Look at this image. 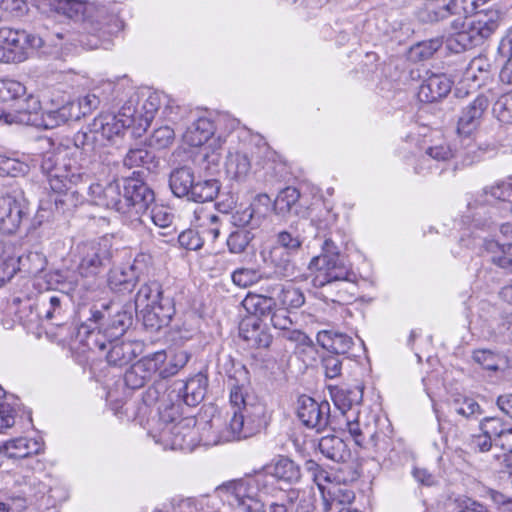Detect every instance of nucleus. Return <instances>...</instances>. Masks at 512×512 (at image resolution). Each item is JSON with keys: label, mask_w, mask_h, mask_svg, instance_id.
<instances>
[{"label": "nucleus", "mask_w": 512, "mask_h": 512, "mask_svg": "<svg viewBox=\"0 0 512 512\" xmlns=\"http://www.w3.org/2000/svg\"><path fill=\"white\" fill-rule=\"evenodd\" d=\"M193 417H182L179 404H163L159 407V418L149 431L155 443L164 449L192 451L197 445L215 446L223 442L238 440L230 435L232 426L225 425L220 415H214L209 421L195 430Z\"/></svg>", "instance_id": "obj_1"}, {"label": "nucleus", "mask_w": 512, "mask_h": 512, "mask_svg": "<svg viewBox=\"0 0 512 512\" xmlns=\"http://www.w3.org/2000/svg\"><path fill=\"white\" fill-rule=\"evenodd\" d=\"M337 222V215L332 210L324 208L312 218L311 223L318 231L317 237L323 233L321 253L314 256L309 263V270L314 274L312 284L316 288L325 289V298L332 302H347L354 293L349 288H354L355 273L345 262L339 253L335 242L327 237L326 231L330 230Z\"/></svg>", "instance_id": "obj_2"}, {"label": "nucleus", "mask_w": 512, "mask_h": 512, "mask_svg": "<svg viewBox=\"0 0 512 512\" xmlns=\"http://www.w3.org/2000/svg\"><path fill=\"white\" fill-rule=\"evenodd\" d=\"M40 169L46 175L51 190L57 194L54 199L57 209L65 212L83 203L84 196L78 185L89 179L85 163L77 164L68 157L66 149L58 148L41 154Z\"/></svg>", "instance_id": "obj_3"}, {"label": "nucleus", "mask_w": 512, "mask_h": 512, "mask_svg": "<svg viewBox=\"0 0 512 512\" xmlns=\"http://www.w3.org/2000/svg\"><path fill=\"white\" fill-rule=\"evenodd\" d=\"M79 258L77 274L69 270H56L50 280L61 285L67 292L89 290L95 278L110 264L112 252L107 242H85L76 247Z\"/></svg>", "instance_id": "obj_4"}, {"label": "nucleus", "mask_w": 512, "mask_h": 512, "mask_svg": "<svg viewBox=\"0 0 512 512\" xmlns=\"http://www.w3.org/2000/svg\"><path fill=\"white\" fill-rule=\"evenodd\" d=\"M499 27V14L476 12L475 16L467 21L461 19L452 23L453 32L446 39L447 48L460 53L479 46L488 39Z\"/></svg>", "instance_id": "obj_5"}, {"label": "nucleus", "mask_w": 512, "mask_h": 512, "mask_svg": "<svg viewBox=\"0 0 512 512\" xmlns=\"http://www.w3.org/2000/svg\"><path fill=\"white\" fill-rule=\"evenodd\" d=\"M135 309L146 327L158 330L171 321L175 307L170 295H166L157 281L143 284L135 297Z\"/></svg>", "instance_id": "obj_6"}, {"label": "nucleus", "mask_w": 512, "mask_h": 512, "mask_svg": "<svg viewBox=\"0 0 512 512\" xmlns=\"http://www.w3.org/2000/svg\"><path fill=\"white\" fill-rule=\"evenodd\" d=\"M232 416L230 426L238 440L248 438L259 432L264 424L265 407L244 392L241 386H233L230 390Z\"/></svg>", "instance_id": "obj_7"}, {"label": "nucleus", "mask_w": 512, "mask_h": 512, "mask_svg": "<svg viewBox=\"0 0 512 512\" xmlns=\"http://www.w3.org/2000/svg\"><path fill=\"white\" fill-rule=\"evenodd\" d=\"M265 474L256 471L252 476L234 480L217 488L221 498L233 509L252 512L258 502V493L267 492Z\"/></svg>", "instance_id": "obj_8"}, {"label": "nucleus", "mask_w": 512, "mask_h": 512, "mask_svg": "<svg viewBox=\"0 0 512 512\" xmlns=\"http://www.w3.org/2000/svg\"><path fill=\"white\" fill-rule=\"evenodd\" d=\"M44 46V39L25 30L0 28V63H20L32 50Z\"/></svg>", "instance_id": "obj_9"}, {"label": "nucleus", "mask_w": 512, "mask_h": 512, "mask_svg": "<svg viewBox=\"0 0 512 512\" xmlns=\"http://www.w3.org/2000/svg\"><path fill=\"white\" fill-rule=\"evenodd\" d=\"M45 257L39 252L18 255L12 243L0 242V287L9 281L17 271L24 268L28 273L36 274L44 269Z\"/></svg>", "instance_id": "obj_10"}, {"label": "nucleus", "mask_w": 512, "mask_h": 512, "mask_svg": "<svg viewBox=\"0 0 512 512\" xmlns=\"http://www.w3.org/2000/svg\"><path fill=\"white\" fill-rule=\"evenodd\" d=\"M29 215V202L21 189H12L0 196V233L17 232Z\"/></svg>", "instance_id": "obj_11"}, {"label": "nucleus", "mask_w": 512, "mask_h": 512, "mask_svg": "<svg viewBox=\"0 0 512 512\" xmlns=\"http://www.w3.org/2000/svg\"><path fill=\"white\" fill-rule=\"evenodd\" d=\"M123 197L127 209L123 215L133 219L146 214L155 203L153 190L143 181L127 178L123 181Z\"/></svg>", "instance_id": "obj_12"}, {"label": "nucleus", "mask_w": 512, "mask_h": 512, "mask_svg": "<svg viewBox=\"0 0 512 512\" xmlns=\"http://www.w3.org/2000/svg\"><path fill=\"white\" fill-rule=\"evenodd\" d=\"M270 203L271 200L267 194L257 195L249 205L236 207L231 214V223L237 228L250 231L258 229L265 219Z\"/></svg>", "instance_id": "obj_13"}, {"label": "nucleus", "mask_w": 512, "mask_h": 512, "mask_svg": "<svg viewBox=\"0 0 512 512\" xmlns=\"http://www.w3.org/2000/svg\"><path fill=\"white\" fill-rule=\"evenodd\" d=\"M225 126V129L233 130L238 126L235 119H229L227 116H219L215 124L208 117H199L183 134L184 141L190 146L198 147L207 143L215 134V131Z\"/></svg>", "instance_id": "obj_14"}, {"label": "nucleus", "mask_w": 512, "mask_h": 512, "mask_svg": "<svg viewBox=\"0 0 512 512\" xmlns=\"http://www.w3.org/2000/svg\"><path fill=\"white\" fill-rule=\"evenodd\" d=\"M297 416L306 427L319 432L329 424L330 405L326 401L319 403L302 395L297 401Z\"/></svg>", "instance_id": "obj_15"}, {"label": "nucleus", "mask_w": 512, "mask_h": 512, "mask_svg": "<svg viewBox=\"0 0 512 512\" xmlns=\"http://www.w3.org/2000/svg\"><path fill=\"white\" fill-rule=\"evenodd\" d=\"M207 386V377L202 373H198L186 382L176 381L168 393V397L171 400L173 397L176 398V402L172 404H179L181 406L180 401H183L187 406H196L204 399Z\"/></svg>", "instance_id": "obj_16"}, {"label": "nucleus", "mask_w": 512, "mask_h": 512, "mask_svg": "<svg viewBox=\"0 0 512 512\" xmlns=\"http://www.w3.org/2000/svg\"><path fill=\"white\" fill-rule=\"evenodd\" d=\"M88 194L97 206L115 210L122 215L127 209L123 197V185L119 181H111L105 186L92 183L88 188Z\"/></svg>", "instance_id": "obj_17"}, {"label": "nucleus", "mask_w": 512, "mask_h": 512, "mask_svg": "<svg viewBox=\"0 0 512 512\" xmlns=\"http://www.w3.org/2000/svg\"><path fill=\"white\" fill-rule=\"evenodd\" d=\"M37 8L48 17L62 16L72 20H85L92 5L78 0H38Z\"/></svg>", "instance_id": "obj_18"}, {"label": "nucleus", "mask_w": 512, "mask_h": 512, "mask_svg": "<svg viewBox=\"0 0 512 512\" xmlns=\"http://www.w3.org/2000/svg\"><path fill=\"white\" fill-rule=\"evenodd\" d=\"M164 359L163 353H152L141 358L126 371L125 384L131 389L142 388L157 373V365Z\"/></svg>", "instance_id": "obj_19"}, {"label": "nucleus", "mask_w": 512, "mask_h": 512, "mask_svg": "<svg viewBox=\"0 0 512 512\" xmlns=\"http://www.w3.org/2000/svg\"><path fill=\"white\" fill-rule=\"evenodd\" d=\"M489 107V100L484 95H478L461 110L457 122V132L460 136L469 137L481 124L482 118Z\"/></svg>", "instance_id": "obj_20"}, {"label": "nucleus", "mask_w": 512, "mask_h": 512, "mask_svg": "<svg viewBox=\"0 0 512 512\" xmlns=\"http://www.w3.org/2000/svg\"><path fill=\"white\" fill-rule=\"evenodd\" d=\"M258 473L265 474V480L268 482V476L273 477L277 482L287 485L298 483L301 478V468L292 459L286 456H278L266 464Z\"/></svg>", "instance_id": "obj_21"}, {"label": "nucleus", "mask_w": 512, "mask_h": 512, "mask_svg": "<svg viewBox=\"0 0 512 512\" xmlns=\"http://www.w3.org/2000/svg\"><path fill=\"white\" fill-rule=\"evenodd\" d=\"M345 418L347 431L357 446L364 449L377 447L378 434L374 424L362 422L358 413Z\"/></svg>", "instance_id": "obj_22"}, {"label": "nucleus", "mask_w": 512, "mask_h": 512, "mask_svg": "<svg viewBox=\"0 0 512 512\" xmlns=\"http://www.w3.org/2000/svg\"><path fill=\"white\" fill-rule=\"evenodd\" d=\"M60 289V293L42 295L44 317L56 326H61L65 323L70 306L67 295L69 292L63 290L61 286Z\"/></svg>", "instance_id": "obj_23"}, {"label": "nucleus", "mask_w": 512, "mask_h": 512, "mask_svg": "<svg viewBox=\"0 0 512 512\" xmlns=\"http://www.w3.org/2000/svg\"><path fill=\"white\" fill-rule=\"evenodd\" d=\"M452 88V81L445 74H432L421 83L418 98L421 102L432 103L446 97Z\"/></svg>", "instance_id": "obj_24"}, {"label": "nucleus", "mask_w": 512, "mask_h": 512, "mask_svg": "<svg viewBox=\"0 0 512 512\" xmlns=\"http://www.w3.org/2000/svg\"><path fill=\"white\" fill-rule=\"evenodd\" d=\"M454 156V152L450 145L444 141L429 146L425 149L415 165L414 169L417 174L425 175L437 168L434 162H447Z\"/></svg>", "instance_id": "obj_25"}, {"label": "nucleus", "mask_w": 512, "mask_h": 512, "mask_svg": "<svg viewBox=\"0 0 512 512\" xmlns=\"http://www.w3.org/2000/svg\"><path fill=\"white\" fill-rule=\"evenodd\" d=\"M322 511L331 512L339 506L346 507L350 505L355 499V494L348 486L332 482L327 488L322 491Z\"/></svg>", "instance_id": "obj_26"}, {"label": "nucleus", "mask_w": 512, "mask_h": 512, "mask_svg": "<svg viewBox=\"0 0 512 512\" xmlns=\"http://www.w3.org/2000/svg\"><path fill=\"white\" fill-rule=\"evenodd\" d=\"M240 336L249 346L255 348H267L272 337L256 317H248L240 325Z\"/></svg>", "instance_id": "obj_27"}, {"label": "nucleus", "mask_w": 512, "mask_h": 512, "mask_svg": "<svg viewBox=\"0 0 512 512\" xmlns=\"http://www.w3.org/2000/svg\"><path fill=\"white\" fill-rule=\"evenodd\" d=\"M500 231L504 237L503 243L490 241L486 243V246L488 250L494 251L497 248L500 251L499 255L491 256V261L505 271L512 273V223L502 224Z\"/></svg>", "instance_id": "obj_28"}, {"label": "nucleus", "mask_w": 512, "mask_h": 512, "mask_svg": "<svg viewBox=\"0 0 512 512\" xmlns=\"http://www.w3.org/2000/svg\"><path fill=\"white\" fill-rule=\"evenodd\" d=\"M294 254L283 250L276 245H272L267 254L263 255L264 261L273 267L274 273L283 278L293 277L295 275V264L293 262Z\"/></svg>", "instance_id": "obj_29"}, {"label": "nucleus", "mask_w": 512, "mask_h": 512, "mask_svg": "<svg viewBox=\"0 0 512 512\" xmlns=\"http://www.w3.org/2000/svg\"><path fill=\"white\" fill-rule=\"evenodd\" d=\"M138 259H135L132 265H123L113 267L109 271L108 284L111 289L116 291H131L136 285L139 275L137 273Z\"/></svg>", "instance_id": "obj_30"}, {"label": "nucleus", "mask_w": 512, "mask_h": 512, "mask_svg": "<svg viewBox=\"0 0 512 512\" xmlns=\"http://www.w3.org/2000/svg\"><path fill=\"white\" fill-rule=\"evenodd\" d=\"M270 321L275 329L282 331L283 337L287 340L298 343H303L305 341L306 335L297 329L287 308L273 309L270 314Z\"/></svg>", "instance_id": "obj_31"}, {"label": "nucleus", "mask_w": 512, "mask_h": 512, "mask_svg": "<svg viewBox=\"0 0 512 512\" xmlns=\"http://www.w3.org/2000/svg\"><path fill=\"white\" fill-rule=\"evenodd\" d=\"M316 339L321 347L337 355L349 353L353 346L352 337L334 330H321Z\"/></svg>", "instance_id": "obj_32"}, {"label": "nucleus", "mask_w": 512, "mask_h": 512, "mask_svg": "<svg viewBox=\"0 0 512 512\" xmlns=\"http://www.w3.org/2000/svg\"><path fill=\"white\" fill-rule=\"evenodd\" d=\"M251 159L242 151H229L225 161L227 176L235 181H245L251 172Z\"/></svg>", "instance_id": "obj_33"}, {"label": "nucleus", "mask_w": 512, "mask_h": 512, "mask_svg": "<svg viewBox=\"0 0 512 512\" xmlns=\"http://www.w3.org/2000/svg\"><path fill=\"white\" fill-rule=\"evenodd\" d=\"M363 391L364 387L361 384L337 389L332 395L334 404L342 411L344 416L357 414L358 411L354 410L353 406L361 403Z\"/></svg>", "instance_id": "obj_34"}, {"label": "nucleus", "mask_w": 512, "mask_h": 512, "mask_svg": "<svg viewBox=\"0 0 512 512\" xmlns=\"http://www.w3.org/2000/svg\"><path fill=\"white\" fill-rule=\"evenodd\" d=\"M40 450L41 443L38 440L28 439L26 437H19L7 441L2 447H0V452H3L11 459L26 458L39 453Z\"/></svg>", "instance_id": "obj_35"}, {"label": "nucleus", "mask_w": 512, "mask_h": 512, "mask_svg": "<svg viewBox=\"0 0 512 512\" xmlns=\"http://www.w3.org/2000/svg\"><path fill=\"white\" fill-rule=\"evenodd\" d=\"M93 131L99 132L103 143L112 141L114 137H120L125 131V124L119 121L115 114H102L93 121Z\"/></svg>", "instance_id": "obj_36"}, {"label": "nucleus", "mask_w": 512, "mask_h": 512, "mask_svg": "<svg viewBox=\"0 0 512 512\" xmlns=\"http://www.w3.org/2000/svg\"><path fill=\"white\" fill-rule=\"evenodd\" d=\"M156 353H163L165 359L158 366L157 373L161 378H169L176 375L188 363L191 354L185 350H175L167 353L164 350Z\"/></svg>", "instance_id": "obj_37"}, {"label": "nucleus", "mask_w": 512, "mask_h": 512, "mask_svg": "<svg viewBox=\"0 0 512 512\" xmlns=\"http://www.w3.org/2000/svg\"><path fill=\"white\" fill-rule=\"evenodd\" d=\"M285 497L288 504L295 506L296 512H313L316 508V494L312 486L291 488Z\"/></svg>", "instance_id": "obj_38"}, {"label": "nucleus", "mask_w": 512, "mask_h": 512, "mask_svg": "<svg viewBox=\"0 0 512 512\" xmlns=\"http://www.w3.org/2000/svg\"><path fill=\"white\" fill-rule=\"evenodd\" d=\"M73 142L75 148L89 158H94L96 150L105 145L99 132L93 131V122L86 130L77 132L73 137Z\"/></svg>", "instance_id": "obj_39"}, {"label": "nucleus", "mask_w": 512, "mask_h": 512, "mask_svg": "<svg viewBox=\"0 0 512 512\" xmlns=\"http://www.w3.org/2000/svg\"><path fill=\"white\" fill-rule=\"evenodd\" d=\"M318 448L328 459L343 462L350 456L346 443L338 436L327 435L319 440Z\"/></svg>", "instance_id": "obj_40"}, {"label": "nucleus", "mask_w": 512, "mask_h": 512, "mask_svg": "<svg viewBox=\"0 0 512 512\" xmlns=\"http://www.w3.org/2000/svg\"><path fill=\"white\" fill-rule=\"evenodd\" d=\"M195 180L194 173L189 167H180L174 169L169 178V186L173 194L177 197H187L193 188Z\"/></svg>", "instance_id": "obj_41"}, {"label": "nucleus", "mask_w": 512, "mask_h": 512, "mask_svg": "<svg viewBox=\"0 0 512 512\" xmlns=\"http://www.w3.org/2000/svg\"><path fill=\"white\" fill-rule=\"evenodd\" d=\"M71 120H79V113H74L69 102L61 107L45 109L42 113V123L46 129H54Z\"/></svg>", "instance_id": "obj_42"}, {"label": "nucleus", "mask_w": 512, "mask_h": 512, "mask_svg": "<svg viewBox=\"0 0 512 512\" xmlns=\"http://www.w3.org/2000/svg\"><path fill=\"white\" fill-rule=\"evenodd\" d=\"M300 193L294 187H286L282 189L274 200V210L278 215L285 216L287 214L299 213Z\"/></svg>", "instance_id": "obj_43"}, {"label": "nucleus", "mask_w": 512, "mask_h": 512, "mask_svg": "<svg viewBox=\"0 0 512 512\" xmlns=\"http://www.w3.org/2000/svg\"><path fill=\"white\" fill-rule=\"evenodd\" d=\"M220 190V183L216 179L194 180L188 200L204 203L214 200Z\"/></svg>", "instance_id": "obj_44"}, {"label": "nucleus", "mask_w": 512, "mask_h": 512, "mask_svg": "<svg viewBox=\"0 0 512 512\" xmlns=\"http://www.w3.org/2000/svg\"><path fill=\"white\" fill-rule=\"evenodd\" d=\"M80 342L91 351L103 352L106 349V339H109L106 333H102L97 327H92L87 323L82 324L78 329Z\"/></svg>", "instance_id": "obj_45"}, {"label": "nucleus", "mask_w": 512, "mask_h": 512, "mask_svg": "<svg viewBox=\"0 0 512 512\" xmlns=\"http://www.w3.org/2000/svg\"><path fill=\"white\" fill-rule=\"evenodd\" d=\"M242 305L248 313L254 315L253 317L260 319L271 314L275 302L271 297L248 294L242 301Z\"/></svg>", "instance_id": "obj_46"}, {"label": "nucleus", "mask_w": 512, "mask_h": 512, "mask_svg": "<svg viewBox=\"0 0 512 512\" xmlns=\"http://www.w3.org/2000/svg\"><path fill=\"white\" fill-rule=\"evenodd\" d=\"M167 95H162L156 92L150 93L140 106V124L139 129L145 131L154 118L155 113L159 110L162 104L165 103Z\"/></svg>", "instance_id": "obj_47"}, {"label": "nucleus", "mask_w": 512, "mask_h": 512, "mask_svg": "<svg viewBox=\"0 0 512 512\" xmlns=\"http://www.w3.org/2000/svg\"><path fill=\"white\" fill-rule=\"evenodd\" d=\"M451 408L455 413L468 420L477 419L483 410L478 402L468 395H455L451 401Z\"/></svg>", "instance_id": "obj_48"}, {"label": "nucleus", "mask_w": 512, "mask_h": 512, "mask_svg": "<svg viewBox=\"0 0 512 512\" xmlns=\"http://www.w3.org/2000/svg\"><path fill=\"white\" fill-rule=\"evenodd\" d=\"M132 314L130 312L119 310L108 321L104 328L107 337L116 340L124 333L132 324Z\"/></svg>", "instance_id": "obj_49"}, {"label": "nucleus", "mask_w": 512, "mask_h": 512, "mask_svg": "<svg viewBox=\"0 0 512 512\" xmlns=\"http://www.w3.org/2000/svg\"><path fill=\"white\" fill-rule=\"evenodd\" d=\"M458 0H430L425 6L426 20L434 22L443 20L454 13Z\"/></svg>", "instance_id": "obj_50"}, {"label": "nucleus", "mask_w": 512, "mask_h": 512, "mask_svg": "<svg viewBox=\"0 0 512 512\" xmlns=\"http://www.w3.org/2000/svg\"><path fill=\"white\" fill-rule=\"evenodd\" d=\"M304 469L310 476L311 480L316 484L320 494L327 488V486L335 481V477L330 471L326 470L312 459L305 461Z\"/></svg>", "instance_id": "obj_51"}, {"label": "nucleus", "mask_w": 512, "mask_h": 512, "mask_svg": "<svg viewBox=\"0 0 512 512\" xmlns=\"http://www.w3.org/2000/svg\"><path fill=\"white\" fill-rule=\"evenodd\" d=\"M498 52L503 58H506L499 74L500 80L503 83L512 84V29L501 40Z\"/></svg>", "instance_id": "obj_52"}, {"label": "nucleus", "mask_w": 512, "mask_h": 512, "mask_svg": "<svg viewBox=\"0 0 512 512\" xmlns=\"http://www.w3.org/2000/svg\"><path fill=\"white\" fill-rule=\"evenodd\" d=\"M23 481L22 493L25 497V502L27 499L42 498L50 491V486L36 474L25 476Z\"/></svg>", "instance_id": "obj_53"}, {"label": "nucleus", "mask_w": 512, "mask_h": 512, "mask_svg": "<svg viewBox=\"0 0 512 512\" xmlns=\"http://www.w3.org/2000/svg\"><path fill=\"white\" fill-rule=\"evenodd\" d=\"M112 341L109 340L111 347L106 355L108 363L114 366H123L130 362L134 356L131 344L123 342L112 344Z\"/></svg>", "instance_id": "obj_54"}, {"label": "nucleus", "mask_w": 512, "mask_h": 512, "mask_svg": "<svg viewBox=\"0 0 512 512\" xmlns=\"http://www.w3.org/2000/svg\"><path fill=\"white\" fill-rule=\"evenodd\" d=\"M252 231L238 228L231 232L226 240L229 252L233 254L243 253L254 239Z\"/></svg>", "instance_id": "obj_55"}, {"label": "nucleus", "mask_w": 512, "mask_h": 512, "mask_svg": "<svg viewBox=\"0 0 512 512\" xmlns=\"http://www.w3.org/2000/svg\"><path fill=\"white\" fill-rule=\"evenodd\" d=\"M273 244L296 255L302 247L303 238L296 231L283 230L277 233Z\"/></svg>", "instance_id": "obj_56"}, {"label": "nucleus", "mask_w": 512, "mask_h": 512, "mask_svg": "<svg viewBox=\"0 0 512 512\" xmlns=\"http://www.w3.org/2000/svg\"><path fill=\"white\" fill-rule=\"evenodd\" d=\"M29 172V165L16 158L0 155V176L20 177Z\"/></svg>", "instance_id": "obj_57"}, {"label": "nucleus", "mask_w": 512, "mask_h": 512, "mask_svg": "<svg viewBox=\"0 0 512 512\" xmlns=\"http://www.w3.org/2000/svg\"><path fill=\"white\" fill-rule=\"evenodd\" d=\"M442 46V41L438 38L430 39L417 43L410 49V58L414 61H424L431 58Z\"/></svg>", "instance_id": "obj_58"}, {"label": "nucleus", "mask_w": 512, "mask_h": 512, "mask_svg": "<svg viewBox=\"0 0 512 512\" xmlns=\"http://www.w3.org/2000/svg\"><path fill=\"white\" fill-rule=\"evenodd\" d=\"M140 107L137 106V100L130 98L120 109L118 116L119 121L125 124V128L136 126L139 129L140 124Z\"/></svg>", "instance_id": "obj_59"}, {"label": "nucleus", "mask_w": 512, "mask_h": 512, "mask_svg": "<svg viewBox=\"0 0 512 512\" xmlns=\"http://www.w3.org/2000/svg\"><path fill=\"white\" fill-rule=\"evenodd\" d=\"M479 428L480 431L486 433L494 441V444H496L498 439L510 426L498 417H485L480 421Z\"/></svg>", "instance_id": "obj_60"}, {"label": "nucleus", "mask_w": 512, "mask_h": 512, "mask_svg": "<svg viewBox=\"0 0 512 512\" xmlns=\"http://www.w3.org/2000/svg\"><path fill=\"white\" fill-rule=\"evenodd\" d=\"M495 117L504 124H512V91L501 95L492 108Z\"/></svg>", "instance_id": "obj_61"}, {"label": "nucleus", "mask_w": 512, "mask_h": 512, "mask_svg": "<svg viewBox=\"0 0 512 512\" xmlns=\"http://www.w3.org/2000/svg\"><path fill=\"white\" fill-rule=\"evenodd\" d=\"M25 92V86L19 81L12 79L0 80V100L3 102L17 99Z\"/></svg>", "instance_id": "obj_62"}, {"label": "nucleus", "mask_w": 512, "mask_h": 512, "mask_svg": "<svg viewBox=\"0 0 512 512\" xmlns=\"http://www.w3.org/2000/svg\"><path fill=\"white\" fill-rule=\"evenodd\" d=\"M490 64L485 58H474L465 71V78L474 82L484 80L489 71Z\"/></svg>", "instance_id": "obj_63"}, {"label": "nucleus", "mask_w": 512, "mask_h": 512, "mask_svg": "<svg viewBox=\"0 0 512 512\" xmlns=\"http://www.w3.org/2000/svg\"><path fill=\"white\" fill-rule=\"evenodd\" d=\"M485 199L483 203H488L490 198L507 202L509 205L512 202V183H500L496 186H492L489 190L486 188L483 191Z\"/></svg>", "instance_id": "obj_64"}]
</instances>
